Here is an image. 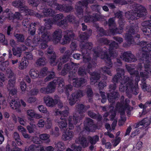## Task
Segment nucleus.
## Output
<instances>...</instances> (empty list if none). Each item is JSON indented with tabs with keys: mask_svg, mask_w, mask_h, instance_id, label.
I'll list each match as a JSON object with an SVG mask.
<instances>
[{
	"mask_svg": "<svg viewBox=\"0 0 151 151\" xmlns=\"http://www.w3.org/2000/svg\"><path fill=\"white\" fill-rule=\"evenodd\" d=\"M114 2L120 5H124L127 3L126 1L122 0H114ZM128 4H131V6L133 10L128 11L125 13V16L129 19L133 20L137 19L146 14V11L145 8L139 4H135L133 1L128 0Z\"/></svg>",
	"mask_w": 151,
	"mask_h": 151,
	"instance_id": "1",
	"label": "nucleus"
},
{
	"mask_svg": "<svg viewBox=\"0 0 151 151\" xmlns=\"http://www.w3.org/2000/svg\"><path fill=\"white\" fill-rule=\"evenodd\" d=\"M88 34H86L84 32L79 36L81 42H83L80 45V47L82 49V52L83 56V61L85 63H88V65L87 68L88 69H90L95 66V63L92 62L91 63V58L89 56V52H91V50L92 49V45L91 42H88L84 44L83 42V40L87 39L91 35L92 30L89 29L88 31Z\"/></svg>",
	"mask_w": 151,
	"mask_h": 151,
	"instance_id": "2",
	"label": "nucleus"
},
{
	"mask_svg": "<svg viewBox=\"0 0 151 151\" xmlns=\"http://www.w3.org/2000/svg\"><path fill=\"white\" fill-rule=\"evenodd\" d=\"M39 35L41 34V38L40 37L35 36L34 38L31 46L34 47L39 45V48L41 49H45L47 47V42L51 39L50 34L47 31L44 27L41 26L39 29L38 32Z\"/></svg>",
	"mask_w": 151,
	"mask_h": 151,
	"instance_id": "3",
	"label": "nucleus"
},
{
	"mask_svg": "<svg viewBox=\"0 0 151 151\" xmlns=\"http://www.w3.org/2000/svg\"><path fill=\"white\" fill-rule=\"evenodd\" d=\"M63 17L62 14H59L57 15L54 17L52 21L51 19L46 20L45 19V20L46 21L45 25L47 29H49L51 26V25L53 24H56L58 25L62 26V27L64 28V27L67 26L66 20L73 23L75 22L74 17L70 15H68L67 17L65 20L61 21L60 22V20L63 18Z\"/></svg>",
	"mask_w": 151,
	"mask_h": 151,
	"instance_id": "4",
	"label": "nucleus"
},
{
	"mask_svg": "<svg viewBox=\"0 0 151 151\" xmlns=\"http://www.w3.org/2000/svg\"><path fill=\"white\" fill-rule=\"evenodd\" d=\"M62 31L60 29H58L54 32L53 35V42L55 43L60 42L65 44L70 42L71 40L73 38L74 35L71 31L67 30L64 32V38L61 40L62 37Z\"/></svg>",
	"mask_w": 151,
	"mask_h": 151,
	"instance_id": "5",
	"label": "nucleus"
},
{
	"mask_svg": "<svg viewBox=\"0 0 151 151\" xmlns=\"http://www.w3.org/2000/svg\"><path fill=\"white\" fill-rule=\"evenodd\" d=\"M109 47L108 45H106L104 48L97 47L95 49H93V50L91 51V53L93 51L94 57L96 58L99 57L101 59H104L107 65L111 68L112 67V63L111 61L110 58L107 55L108 51L106 48H109Z\"/></svg>",
	"mask_w": 151,
	"mask_h": 151,
	"instance_id": "6",
	"label": "nucleus"
},
{
	"mask_svg": "<svg viewBox=\"0 0 151 151\" xmlns=\"http://www.w3.org/2000/svg\"><path fill=\"white\" fill-rule=\"evenodd\" d=\"M116 87V86L115 83L110 85L109 86L110 91H112L113 93L108 94V101L111 102V106L109 107V109L110 110L109 114L111 119H114L115 116V111L113 110V107L112 106V104L115 101L114 100L118 96V93L114 91Z\"/></svg>",
	"mask_w": 151,
	"mask_h": 151,
	"instance_id": "7",
	"label": "nucleus"
},
{
	"mask_svg": "<svg viewBox=\"0 0 151 151\" xmlns=\"http://www.w3.org/2000/svg\"><path fill=\"white\" fill-rule=\"evenodd\" d=\"M7 76L10 78L8 81L7 88L9 91V94L12 95L16 94L17 92V89L15 88L16 78L13 71L10 68H8L6 70Z\"/></svg>",
	"mask_w": 151,
	"mask_h": 151,
	"instance_id": "8",
	"label": "nucleus"
},
{
	"mask_svg": "<svg viewBox=\"0 0 151 151\" xmlns=\"http://www.w3.org/2000/svg\"><path fill=\"white\" fill-rule=\"evenodd\" d=\"M44 100L46 105L48 107H53L57 104H58V107L60 109H61L63 107V104L58 96H55L54 99L49 96H46L44 97Z\"/></svg>",
	"mask_w": 151,
	"mask_h": 151,
	"instance_id": "9",
	"label": "nucleus"
},
{
	"mask_svg": "<svg viewBox=\"0 0 151 151\" xmlns=\"http://www.w3.org/2000/svg\"><path fill=\"white\" fill-rule=\"evenodd\" d=\"M100 43L104 44H109V52L111 57L114 58L117 55V53L115 52V49L118 47V45L114 41H109L103 37L99 39Z\"/></svg>",
	"mask_w": 151,
	"mask_h": 151,
	"instance_id": "10",
	"label": "nucleus"
},
{
	"mask_svg": "<svg viewBox=\"0 0 151 151\" xmlns=\"http://www.w3.org/2000/svg\"><path fill=\"white\" fill-rule=\"evenodd\" d=\"M24 1L23 0H16L12 2V5L14 7L19 9V10L22 13L25 12L26 15H34L32 10L28 9L27 6H24Z\"/></svg>",
	"mask_w": 151,
	"mask_h": 151,
	"instance_id": "11",
	"label": "nucleus"
},
{
	"mask_svg": "<svg viewBox=\"0 0 151 151\" xmlns=\"http://www.w3.org/2000/svg\"><path fill=\"white\" fill-rule=\"evenodd\" d=\"M124 97L122 96L121 99V103H117L116 106V111H118L122 115L124 114L125 110H129L130 109V107L128 105L129 102V100L126 99L124 101Z\"/></svg>",
	"mask_w": 151,
	"mask_h": 151,
	"instance_id": "12",
	"label": "nucleus"
},
{
	"mask_svg": "<svg viewBox=\"0 0 151 151\" xmlns=\"http://www.w3.org/2000/svg\"><path fill=\"white\" fill-rule=\"evenodd\" d=\"M70 47L72 51H70L69 50L66 51L65 52V55L60 59V62L58 65V69L59 70L61 69L62 62L64 63L68 61L69 59L70 56L72 54L73 51L76 50V43L74 42H72L70 45Z\"/></svg>",
	"mask_w": 151,
	"mask_h": 151,
	"instance_id": "13",
	"label": "nucleus"
},
{
	"mask_svg": "<svg viewBox=\"0 0 151 151\" xmlns=\"http://www.w3.org/2000/svg\"><path fill=\"white\" fill-rule=\"evenodd\" d=\"M85 95V92L82 90H79L72 93L68 98L70 105L72 106L74 104L78 99L82 97Z\"/></svg>",
	"mask_w": 151,
	"mask_h": 151,
	"instance_id": "14",
	"label": "nucleus"
},
{
	"mask_svg": "<svg viewBox=\"0 0 151 151\" xmlns=\"http://www.w3.org/2000/svg\"><path fill=\"white\" fill-rule=\"evenodd\" d=\"M55 81H56L57 85L58 83L59 86L61 88H60L59 87V91L60 93L64 92L66 95H68L69 92L71 91L72 90L73 87L71 85L68 84L63 87V86L64 85V83L63 79L59 78Z\"/></svg>",
	"mask_w": 151,
	"mask_h": 151,
	"instance_id": "15",
	"label": "nucleus"
},
{
	"mask_svg": "<svg viewBox=\"0 0 151 151\" xmlns=\"http://www.w3.org/2000/svg\"><path fill=\"white\" fill-rule=\"evenodd\" d=\"M120 24L119 29H117L116 27V25L114 22V19L113 18H110L108 21V24L111 33L112 34L116 33L120 34L123 32V24Z\"/></svg>",
	"mask_w": 151,
	"mask_h": 151,
	"instance_id": "16",
	"label": "nucleus"
},
{
	"mask_svg": "<svg viewBox=\"0 0 151 151\" xmlns=\"http://www.w3.org/2000/svg\"><path fill=\"white\" fill-rule=\"evenodd\" d=\"M95 0H82V2H79L78 6H76V9L77 11V15L79 17H82L83 16L82 12V9L81 8V6H86L89 3L91 4L95 3Z\"/></svg>",
	"mask_w": 151,
	"mask_h": 151,
	"instance_id": "17",
	"label": "nucleus"
},
{
	"mask_svg": "<svg viewBox=\"0 0 151 151\" xmlns=\"http://www.w3.org/2000/svg\"><path fill=\"white\" fill-rule=\"evenodd\" d=\"M68 126L70 129H73L79 121L78 113H74L73 116H69L68 118Z\"/></svg>",
	"mask_w": 151,
	"mask_h": 151,
	"instance_id": "18",
	"label": "nucleus"
},
{
	"mask_svg": "<svg viewBox=\"0 0 151 151\" xmlns=\"http://www.w3.org/2000/svg\"><path fill=\"white\" fill-rule=\"evenodd\" d=\"M76 76L74 75V76L71 75V73L69 75V81H73V86L76 87H79L81 86L82 85L86 82V80L84 78L78 79L76 77Z\"/></svg>",
	"mask_w": 151,
	"mask_h": 151,
	"instance_id": "19",
	"label": "nucleus"
},
{
	"mask_svg": "<svg viewBox=\"0 0 151 151\" xmlns=\"http://www.w3.org/2000/svg\"><path fill=\"white\" fill-rule=\"evenodd\" d=\"M121 58L124 61L128 62H134L136 60L135 57L130 52H124L121 56Z\"/></svg>",
	"mask_w": 151,
	"mask_h": 151,
	"instance_id": "20",
	"label": "nucleus"
},
{
	"mask_svg": "<svg viewBox=\"0 0 151 151\" xmlns=\"http://www.w3.org/2000/svg\"><path fill=\"white\" fill-rule=\"evenodd\" d=\"M75 142L77 144H81L84 148L87 147L89 143L86 139L81 135H79V136L76 138Z\"/></svg>",
	"mask_w": 151,
	"mask_h": 151,
	"instance_id": "21",
	"label": "nucleus"
},
{
	"mask_svg": "<svg viewBox=\"0 0 151 151\" xmlns=\"http://www.w3.org/2000/svg\"><path fill=\"white\" fill-rule=\"evenodd\" d=\"M10 106L13 109L16 110L18 112L20 111L19 108L20 104L19 100L17 98L12 99L10 103Z\"/></svg>",
	"mask_w": 151,
	"mask_h": 151,
	"instance_id": "22",
	"label": "nucleus"
},
{
	"mask_svg": "<svg viewBox=\"0 0 151 151\" xmlns=\"http://www.w3.org/2000/svg\"><path fill=\"white\" fill-rule=\"evenodd\" d=\"M84 16V19L85 22H94L96 20H98L99 19V15L96 14H93V16L91 17V16L90 14H86Z\"/></svg>",
	"mask_w": 151,
	"mask_h": 151,
	"instance_id": "23",
	"label": "nucleus"
},
{
	"mask_svg": "<svg viewBox=\"0 0 151 151\" xmlns=\"http://www.w3.org/2000/svg\"><path fill=\"white\" fill-rule=\"evenodd\" d=\"M53 6H54V7L57 10L60 11H65L66 12H69L73 9V8L71 6H68L64 7L63 5H59L57 3L53 5Z\"/></svg>",
	"mask_w": 151,
	"mask_h": 151,
	"instance_id": "24",
	"label": "nucleus"
},
{
	"mask_svg": "<svg viewBox=\"0 0 151 151\" xmlns=\"http://www.w3.org/2000/svg\"><path fill=\"white\" fill-rule=\"evenodd\" d=\"M56 122L58 123V126L61 129L66 128L67 126L66 118L61 117L59 120H56Z\"/></svg>",
	"mask_w": 151,
	"mask_h": 151,
	"instance_id": "25",
	"label": "nucleus"
},
{
	"mask_svg": "<svg viewBox=\"0 0 151 151\" xmlns=\"http://www.w3.org/2000/svg\"><path fill=\"white\" fill-rule=\"evenodd\" d=\"M74 136V133L72 131H68L64 132L62 136V139L64 141L70 140Z\"/></svg>",
	"mask_w": 151,
	"mask_h": 151,
	"instance_id": "26",
	"label": "nucleus"
},
{
	"mask_svg": "<svg viewBox=\"0 0 151 151\" xmlns=\"http://www.w3.org/2000/svg\"><path fill=\"white\" fill-rule=\"evenodd\" d=\"M84 125L86 127V129L87 130L93 132L92 129V128L94 127L93 120L89 118H87L84 122Z\"/></svg>",
	"mask_w": 151,
	"mask_h": 151,
	"instance_id": "27",
	"label": "nucleus"
},
{
	"mask_svg": "<svg viewBox=\"0 0 151 151\" xmlns=\"http://www.w3.org/2000/svg\"><path fill=\"white\" fill-rule=\"evenodd\" d=\"M56 85V81L55 80L49 83L47 86L49 93H53L55 91Z\"/></svg>",
	"mask_w": 151,
	"mask_h": 151,
	"instance_id": "28",
	"label": "nucleus"
},
{
	"mask_svg": "<svg viewBox=\"0 0 151 151\" xmlns=\"http://www.w3.org/2000/svg\"><path fill=\"white\" fill-rule=\"evenodd\" d=\"M151 122V121L147 118H145L141 121L139 122L137 125L136 127L138 128L140 126H143V127H147Z\"/></svg>",
	"mask_w": 151,
	"mask_h": 151,
	"instance_id": "29",
	"label": "nucleus"
},
{
	"mask_svg": "<svg viewBox=\"0 0 151 151\" xmlns=\"http://www.w3.org/2000/svg\"><path fill=\"white\" fill-rule=\"evenodd\" d=\"M43 15H42L41 16L40 14H37L36 15V16L38 17H41L42 16L47 17L48 16H52L54 13V11H52L51 9H45L43 11Z\"/></svg>",
	"mask_w": 151,
	"mask_h": 151,
	"instance_id": "30",
	"label": "nucleus"
},
{
	"mask_svg": "<svg viewBox=\"0 0 151 151\" xmlns=\"http://www.w3.org/2000/svg\"><path fill=\"white\" fill-rule=\"evenodd\" d=\"M91 77L90 80L91 83L92 84H94L96 82V81L98 80L100 77V74L96 72H94L91 73Z\"/></svg>",
	"mask_w": 151,
	"mask_h": 151,
	"instance_id": "31",
	"label": "nucleus"
},
{
	"mask_svg": "<svg viewBox=\"0 0 151 151\" xmlns=\"http://www.w3.org/2000/svg\"><path fill=\"white\" fill-rule=\"evenodd\" d=\"M131 30L132 29H129L128 32L125 35V39L129 44H133L132 35H134V33L133 32H131Z\"/></svg>",
	"mask_w": 151,
	"mask_h": 151,
	"instance_id": "32",
	"label": "nucleus"
},
{
	"mask_svg": "<svg viewBox=\"0 0 151 151\" xmlns=\"http://www.w3.org/2000/svg\"><path fill=\"white\" fill-rule=\"evenodd\" d=\"M9 15L8 17V19L9 20H12L13 19H17L18 20H21L23 18V15L20 14L18 12H15L14 14H13L12 12H10Z\"/></svg>",
	"mask_w": 151,
	"mask_h": 151,
	"instance_id": "33",
	"label": "nucleus"
},
{
	"mask_svg": "<svg viewBox=\"0 0 151 151\" xmlns=\"http://www.w3.org/2000/svg\"><path fill=\"white\" fill-rule=\"evenodd\" d=\"M48 54H50V58L49 59L50 63L51 65L54 66L57 64V62L55 60V55L54 52L51 50L47 52Z\"/></svg>",
	"mask_w": 151,
	"mask_h": 151,
	"instance_id": "34",
	"label": "nucleus"
},
{
	"mask_svg": "<svg viewBox=\"0 0 151 151\" xmlns=\"http://www.w3.org/2000/svg\"><path fill=\"white\" fill-rule=\"evenodd\" d=\"M89 106H85L82 104H78L76 105V109L79 112V113L85 112Z\"/></svg>",
	"mask_w": 151,
	"mask_h": 151,
	"instance_id": "35",
	"label": "nucleus"
},
{
	"mask_svg": "<svg viewBox=\"0 0 151 151\" xmlns=\"http://www.w3.org/2000/svg\"><path fill=\"white\" fill-rule=\"evenodd\" d=\"M71 63L65 64L64 65L63 70H62L60 74L64 75H66L68 72L71 69Z\"/></svg>",
	"mask_w": 151,
	"mask_h": 151,
	"instance_id": "36",
	"label": "nucleus"
},
{
	"mask_svg": "<svg viewBox=\"0 0 151 151\" xmlns=\"http://www.w3.org/2000/svg\"><path fill=\"white\" fill-rule=\"evenodd\" d=\"M79 67V64H78L75 63H71V69L72 70L71 72H70L69 75L71 73L72 76H74V75L76 76V74L75 73L77 72V69Z\"/></svg>",
	"mask_w": 151,
	"mask_h": 151,
	"instance_id": "37",
	"label": "nucleus"
},
{
	"mask_svg": "<svg viewBox=\"0 0 151 151\" xmlns=\"http://www.w3.org/2000/svg\"><path fill=\"white\" fill-rule=\"evenodd\" d=\"M50 137L49 134L46 133L42 134L39 135L40 139L41 140L45 141L47 143H49L50 142Z\"/></svg>",
	"mask_w": 151,
	"mask_h": 151,
	"instance_id": "38",
	"label": "nucleus"
},
{
	"mask_svg": "<svg viewBox=\"0 0 151 151\" xmlns=\"http://www.w3.org/2000/svg\"><path fill=\"white\" fill-rule=\"evenodd\" d=\"M28 61L25 59V58H22L19 64V68L20 70H23L26 68L28 65Z\"/></svg>",
	"mask_w": 151,
	"mask_h": 151,
	"instance_id": "39",
	"label": "nucleus"
},
{
	"mask_svg": "<svg viewBox=\"0 0 151 151\" xmlns=\"http://www.w3.org/2000/svg\"><path fill=\"white\" fill-rule=\"evenodd\" d=\"M30 77L33 79H35L38 77L39 76V72L37 70L34 69H31L29 73Z\"/></svg>",
	"mask_w": 151,
	"mask_h": 151,
	"instance_id": "40",
	"label": "nucleus"
},
{
	"mask_svg": "<svg viewBox=\"0 0 151 151\" xmlns=\"http://www.w3.org/2000/svg\"><path fill=\"white\" fill-rule=\"evenodd\" d=\"M71 148H68L66 150V151H81L82 149V147L80 145L76 146L75 144H73L71 146Z\"/></svg>",
	"mask_w": 151,
	"mask_h": 151,
	"instance_id": "41",
	"label": "nucleus"
},
{
	"mask_svg": "<svg viewBox=\"0 0 151 151\" xmlns=\"http://www.w3.org/2000/svg\"><path fill=\"white\" fill-rule=\"evenodd\" d=\"M13 135L14 138L16 141L17 145L19 146L22 145L23 143L21 141L18 133L16 132H15L14 133Z\"/></svg>",
	"mask_w": 151,
	"mask_h": 151,
	"instance_id": "42",
	"label": "nucleus"
},
{
	"mask_svg": "<svg viewBox=\"0 0 151 151\" xmlns=\"http://www.w3.org/2000/svg\"><path fill=\"white\" fill-rule=\"evenodd\" d=\"M88 139L92 145H94L99 141V137L97 135L92 137L88 136Z\"/></svg>",
	"mask_w": 151,
	"mask_h": 151,
	"instance_id": "43",
	"label": "nucleus"
},
{
	"mask_svg": "<svg viewBox=\"0 0 151 151\" xmlns=\"http://www.w3.org/2000/svg\"><path fill=\"white\" fill-rule=\"evenodd\" d=\"M12 51H13V54L16 56L17 57H19L21 56L22 53V50L19 47H17L16 49L13 48Z\"/></svg>",
	"mask_w": 151,
	"mask_h": 151,
	"instance_id": "44",
	"label": "nucleus"
},
{
	"mask_svg": "<svg viewBox=\"0 0 151 151\" xmlns=\"http://www.w3.org/2000/svg\"><path fill=\"white\" fill-rule=\"evenodd\" d=\"M35 113V111L32 109H29L27 110L26 114L29 120H31L32 118H34Z\"/></svg>",
	"mask_w": 151,
	"mask_h": 151,
	"instance_id": "45",
	"label": "nucleus"
},
{
	"mask_svg": "<svg viewBox=\"0 0 151 151\" xmlns=\"http://www.w3.org/2000/svg\"><path fill=\"white\" fill-rule=\"evenodd\" d=\"M14 36L18 42H23L24 40V36L21 34H18L14 33Z\"/></svg>",
	"mask_w": 151,
	"mask_h": 151,
	"instance_id": "46",
	"label": "nucleus"
},
{
	"mask_svg": "<svg viewBox=\"0 0 151 151\" xmlns=\"http://www.w3.org/2000/svg\"><path fill=\"white\" fill-rule=\"evenodd\" d=\"M47 68L46 67H45L42 69L40 72H39V78H42L45 76L47 74Z\"/></svg>",
	"mask_w": 151,
	"mask_h": 151,
	"instance_id": "47",
	"label": "nucleus"
},
{
	"mask_svg": "<svg viewBox=\"0 0 151 151\" xmlns=\"http://www.w3.org/2000/svg\"><path fill=\"white\" fill-rule=\"evenodd\" d=\"M88 115L91 117L97 119L98 120H100L101 119V116L100 115H96L95 113L91 111H89L88 113Z\"/></svg>",
	"mask_w": 151,
	"mask_h": 151,
	"instance_id": "48",
	"label": "nucleus"
},
{
	"mask_svg": "<svg viewBox=\"0 0 151 151\" xmlns=\"http://www.w3.org/2000/svg\"><path fill=\"white\" fill-rule=\"evenodd\" d=\"M142 88L144 91H146L147 92H151V86L150 85H147L146 84L144 83L142 85Z\"/></svg>",
	"mask_w": 151,
	"mask_h": 151,
	"instance_id": "49",
	"label": "nucleus"
},
{
	"mask_svg": "<svg viewBox=\"0 0 151 151\" xmlns=\"http://www.w3.org/2000/svg\"><path fill=\"white\" fill-rule=\"evenodd\" d=\"M27 128L29 133H33L35 132L36 126L35 124H30V125L27 126Z\"/></svg>",
	"mask_w": 151,
	"mask_h": 151,
	"instance_id": "50",
	"label": "nucleus"
},
{
	"mask_svg": "<svg viewBox=\"0 0 151 151\" xmlns=\"http://www.w3.org/2000/svg\"><path fill=\"white\" fill-rule=\"evenodd\" d=\"M39 111L41 113H45L47 114H49V113L47 111L46 108L43 105H39L37 107Z\"/></svg>",
	"mask_w": 151,
	"mask_h": 151,
	"instance_id": "51",
	"label": "nucleus"
},
{
	"mask_svg": "<svg viewBox=\"0 0 151 151\" xmlns=\"http://www.w3.org/2000/svg\"><path fill=\"white\" fill-rule=\"evenodd\" d=\"M36 64L38 65L42 66L45 65V60L44 58H40L37 59L36 62Z\"/></svg>",
	"mask_w": 151,
	"mask_h": 151,
	"instance_id": "52",
	"label": "nucleus"
},
{
	"mask_svg": "<svg viewBox=\"0 0 151 151\" xmlns=\"http://www.w3.org/2000/svg\"><path fill=\"white\" fill-rule=\"evenodd\" d=\"M55 76L54 72H50L48 73L47 76L45 78V82H47L53 78Z\"/></svg>",
	"mask_w": 151,
	"mask_h": 151,
	"instance_id": "53",
	"label": "nucleus"
},
{
	"mask_svg": "<svg viewBox=\"0 0 151 151\" xmlns=\"http://www.w3.org/2000/svg\"><path fill=\"white\" fill-rule=\"evenodd\" d=\"M45 125L47 129H49L51 128L52 126V121L50 118H47Z\"/></svg>",
	"mask_w": 151,
	"mask_h": 151,
	"instance_id": "54",
	"label": "nucleus"
},
{
	"mask_svg": "<svg viewBox=\"0 0 151 151\" xmlns=\"http://www.w3.org/2000/svg\"><path fill=\"white\" fill-rule=\"evenodd\" d=\"M35 23H31L28 27V30L30 31V33L32 35H34L35 32Z\"/></svg>",
	"mask_w": 151,
	"mask_h": 151,
	"instance_id": "55",
	"label": "nucleus"
},
{
	"mask_svg": "<svg viewBox=\"0 0 151 151\" xmlns=\"http://www.w3.org/2000/svg\"><path fill=\"white\" fill-rule=\"evenodd\" d=\"M9 65V62L7 61L1 63L0 64V69L2 71L5 70Z\"/></svg>",
	"mask_w": 151,
	"mask_h": 151,
	"instance_id": "56",
	"label": "nucleus"
},
{
	"mask_svg": "<svg viewBox=\"0 0 151 151\" xmlns=\"http://www.w3.org/2000/svg\"><path fill=\"white\" fill-rule=\"evenodd\" d=\"M55 149H58V150L61 148L62 147H64V143L61 141H58L55 142Z\"/></svg>",
	"mask_w": 151,
	"mask_h": 151,
	"instance_id": "57",
	"label": "nucleus"
},
{
	"mask_svg": "<svg viewBox=\"0 0 151 151\" xmlns=\"http://www.w3.org/2000/svg\"><path fill=\"white\" fill-rule=\"evenodd\" d=\"M78 73L79 75L84 76L86 74V71L84 67H82L79 68Z\"/></svg>",
	"mask_w": 151,
	"mask_h": 151,
	"instance_id": "58",
	"label": "nucleus"
},
{
	"mask_svg": "<svg viewBox=\"0 0 151 151\" xmlns=\"http://www.w3.org/2000/svg\"><path fill=\"white\" fill-rule=\"evenodd\" d=\"M102 70L104 73H106L110 76L112 75L110 68H108L106 66H104L102 68Z\"/></svg>",
	"mask_w": 151,
	"mask_h": 151,
	"instance_id": "59",
	"label": "nucleus"
},
{
	"mask_svg": "<svg viewBox=\"0 0 151 151\" xmlns=\"http://www.w3.org/2000/svg\"><path fill=\"white\" fill-rule=\"evenodd\" d=\"M36 150V145L35 144H32L28 149L25 148L24 151H34Z\"/></svg>",
	"mask_w": 151,
	"mask_h": 151,
	"instance_id": "60",
	"label": "nucleus"
},
{
	"mask_svg": "<svg viewBox=\"0 0 151 151\" xmlns=\"http://www.w3.org/2000/svg\"><path fill=\"white\" fill-rule=\"evenodd\" d=\"M45 122L42 119H40L37 124V126L39 128L43 127L45 124Z\"/></svg>",
	"mask_w": 151,
	"mask_h": 151,
	"instance_id": "61",
	"label": "nucleus"
},
{
	"mask_svg": "<svg viewBox=\"0 0 151 151\" xmlns=\"http://www.w3.org/2000/svg\"><path fill=\"white\" fill-rule=\"evenodd\" d=\"M121 138L120 137H116L115 139L113 140L111 142L115 147L120 142Z\"/></svg>",
	"mask_w": 151,
	"mask_h": 151,
	"instance_id": "62",
	"label": "nucleus"
},
{
	"mask_svg": "<svg viewBox=\"0 0 151 151\" xmlns=\"http://www.w3.org/2000/svg\"><path fill=\"white\" fill-rule=\"evenodd\" d=\"M28 3L30 5L37 6L38 4L39 1L37 0H28Z\"/></svg>",
	"mask_w": 151,
	"mask_h": 151,
	"instance_id": "63",
	"label": "nucleus"
},
{
	"mask_svg": "<svg viewBox=\"0 0 151 151\" xmlns=\"http://www.w3.org/2000/svg\"><path fill=\"white\" fill-rule=\"evenodd\" d=\"M6 149L8 150H10V151H23L20 148L17 147L13 148L10 149L9 146V145H7L6 146Z\"/></svg>",
	"mask_w": 151,
	"mask_h": 151,
	"instance_id": "64",
	"label": "nucleus"
}]
</instances>
